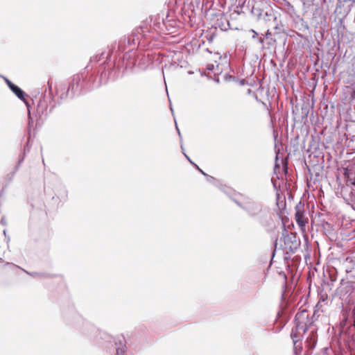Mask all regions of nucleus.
Wrapping results in <instances>:
<instances>
[{"label": "nucleus", "mask_w": 355, "mask_h": 355, "mask_svg": "<svg viewBox=\"0 0 355 355\" xmlns=\"http://www.w3.org/2000/svg\"><path fill=\"white\" fill-rule=\"evenodd\" d=\"M87 326H88V327L92 330V331H95L96 329L94 326L91 325V324H87Z\"/></svg>", "instance_id": "nucleus-35"}, {"label": "nucleus", "mask_w": 355, "mask_h": 355, "mask_svg": "<svg viewBox=\"0 0 355 355\" xmlns=\"http://www.w3.org/2000/svg\"><path fill=\"white\" fill-rule=\"evenodd\" d=\"M0 77L2 78L4 81L6 82L8 87L11 89L15 85L12 83L8 78H7L6 76H3L2 75H0Z\"/></svg>", "instance_id": "nucleus-21"}, {"label": "nucleus", "mask_w": 355, "mask_h": 355, "mask_svg": "<svg viewBox=\"0 0 355 355\" xmlns=\"http://www.w3.org/2000/svg\"><path fill=\"white\" fill-rule=\"evenodd\" d=\"M351 98L352 99L355 100V85H354V88L353 91L351 93Z\"/></svg>", "instance_id": "nucleus-32"}, {"label": "nucleus", "mask_w": 355, "mask_h": 355, "mask_svg": "<svg viewBox=\"0 0 355 355\" xmlns=\"http://www.w3.org/2000/svg\"><path fill=\"white\" fill-rule=\"evenodd\" d=\"M204 176H205V174H207L206 173H205L202 169H200L199 171Z\"/></svg>", "instance_id": "nucleus-38"}, {"label": "nucleus", "mask_w": 355, "mask_h": 355, "mask_svg": "<svg viewBox=\"0 0 355 355\" xmlns=\"http://www.w3.org/2000/svg\"><path fill=\"white\" fill-rule=\"evenodd\" d=\"M291 338L293 339V345H294L295 353L297 354L298 351L300 352H301L302 347L300 346L297 345V343L298 342V339H297V336H296L295 334L293 333V331H292V333L291 334Z\"/></svg>", "instance_id": "nucleus-18"}, {"label": "nucleus", "mask_w": 355, "mask_h": 355, "mask_svg": "<svg viewBox=\"0 0 355 355\" xmlns=\"http://www.w3.org/2000/svg\"><path fill=\"white\" fill-rule=\"evenodd\" d=\"M26 150H29V149H28V146H26V147L24 148V151L26 152Z\"/></svg>", "instance_id": "nucleus-39"}, {"label": "nucleus", "mask_w": 355, "mask_h": 355, "mask_svg": "<svg viewBox=\"0 0 355 355\" xmlns=\"http://www.w3.org/2000/svg\"><path fill=\"white\" fill-rule=\"evenodd\" d=\"M296 212L295 214V218L297 223L300 227H303L305 225L306 221L304 220L303 212L300 210L299 205L296 206Z\"/></svg>", "instance_id": "nucleus-14"}, {"label": "nucleus", "mask_w": 355, "mask_h": 355, "mask_svg": "<svg viewBox=\"0 0 355 355\" xmlns=\"http://www.w3.org/2000/svg\"><path fill=\"white\" fill-rule=\"evenodd\" d=\"M164 33H165V34H167V33H168V34H170V31L165 32Z\"/></svg>", "instance_id": "nucleus-42"}, {"label": "nucleus", "mask_w": 355, "mask_h": 355, "mask_svg": "<svg viewBox=\"0 0 355 355\" xmlns=\"http://www.w3.org/2000/svg\"><path fill=\"white\" fill-rule=\"evenodd\" d=\"M352 317L353 319L352 326L355 328V306H354L352 311Z\"/></svg>", "instance_id": "nucleus-26"}, {"label": "nucleus", "mask_w": 355, "mask_h": 355, "mask_svg": "<svg viewBox=\"0 0 355 355\" xmlns=\"http://www.w3.org/2000/svg\"><path fill=\"white\" fill-rule=\"evenodd\" d=\"M282 236L279 239L281 243L280 248L284 250L287 254H293L295 253L297 250L300 246V240L297 238L296 234L288 232L285 224L282 223Z\"/></svg>", "instance_id": "nucleus-4"}, {"label": "nucleus", "mask_w": 355, "mask_h": 355, "mask_svg": "<svg viewBox=\"0 0 355 355\" xmlns=\"http://www.w3.org/2000/svg\"><path fill=\"white\" fill-rule=\"evenodd\" d=\"M277 241L278 240L277 239H275V242H274V246H275V250L273 251V253H272V256L275 255V252L276 251V248H277Z\"/></svg>", "instance_id": "nucleus-31"}, {"label": "nucleus", "mask_w": 355, "mask_h": 355, "mask_svg": "<svg viewBox=\"0 0 355 355\" xmlns=\"http://www.w3.org/2000/svg\"><path fill=\"white\" fill-rule=\"evenodd\" d=\"M25 272L27 274L30 275L31 276H32L33 277H35V278H39V279L51 278V277H53V275H51V274H49V273L36 272H28L27 271H25Z\"/></svg>", "instance_id": "nucleus-17"}, {"label": "nucleus", "mask_w": 355, "mask_h": 355, "mask_svg": "<svg viewBox=\"0 0 355 355\" xmlns=\"http://www.w3.org/2000/svg\"><path fill=\"white\" fill-rule=\"evenodd\" d=\"M188 160L189 161V162H190L191 164H194V163L191 160V159H190V158H189Z\"/></svg>", "instance_id": "nucleus-40"}, {"label": "nucleus", "mask_w": 355, "mask_h": 355, "mask_svg": "<svg viewBox=\"0 0 355 355\" xmlns=\"http://www.w3.org/2000/svg\"><path fill=\"white\" fill-rule=\"evenodd\" d=\"M150 31L148 28V24L147 23H144L139 27L136 28L132 33L131 37L128 39V44H131L132 42L134 44L137 43L139 45L143 43L141 41L143 39L146 40L148 37L154 38V36H150Z\"/></svg>", "instance_id": "nucleus-5"}, {"label": "nucleus", "mask_w": 355, "mask_h": 355, "mask_svg": "<svg viewBox=\"0 0 355 355\" xmlns=\"http://www.w3.org/2000/svg\"><path fill=\"white\" fill-rule=\"evenodd\" d=\"M55 196L53 199H57L61 202H64L67 200L68 191L66 187L61 182H58L54 187Z\"/></svg>", "instance_id": "nucleus-8"}, {"label": "nucleus", "mask_w": 355, "mask_h": 355, "mask_svg": "<svg viewBox=\"0 0 355 355\" xmlns=\"http://www.w3.org/2000/svg\"><path fill=\"white\" fill-rule=\"evenodd\" d=\"M105 53L103 57H101V60L103 62L101 64H105L106 66V72L107 73L113 69L119 70V76H120L121 72H123L124 70H131L133 69L136 64V55L137 52L134 51V49H130L127 52H125L122 57V65L121 66L119 64L116 66V63L112 62H107L108 57L110 56V51H103ZM119 76H118L119 78Z\"/></svg>", "instance_id": "nucleus-3"}, {"label": "nucleus", "mask_w": 355, "mask_h": 355, "mask_svg": "<svg viewBox=\"0 0 355 355\" xmlns=\"http://www.w3.org/2000/svg\"><path fill=\"white\" fill-rule=\"evenodd\" d=\"M205 177L206 178V180L207 182L214 184L216 187H218V181L216 180L214 177L208 175V174H205Z\"/></svg>", "instance_id": "nucleus-19"}, {"label": "nucleus", "mask_w": 355, "mask_h": 355, "mask_svg": "<svg viewBox=\"0 0 355 355\" xmlns=\"http://www.w3.org/2000/svg\"><path fill=\"white\" fill-rule=\"evenodd\" d=\"M110 341L113 340L116 345V355H124L126 352V343L123 336H119L115 338L110 336Z\"/></svg>", "instance_id": "nucleus-10"}, {"label": "nucleus", "mask_w": 355, "mask_h": 355, "mask_svg": "<svg viewBox=\"0 0 355 355\" xmlns=\"http://www.w3.org/2000/svg\"><path fill=\"white\" fill-rule=\"evenodd\" d=\"M272 34H271L270 31L269 30H268L263 37L268 38Z\"/></svg>", "instance_id": "nucleus-33"}, {"label": "nucleus", "mask_w": 355, "mask_h": 355, "mask_svg": "<svg viewBox=\"0 0 355 355\" xmlns=\"http://www.w3.org/2000/svg\"><path fill=\"white\" fill-rule=\"evenodd\" d=\"M257 40L259 44L263 45L264 42V37H259L257 39Z\"/></svg>", "instance_id": "nucleus-28"}, {"label": "nucleus", "mask_w": 355, "mask_h": 355, "mask_svg": "<svg viewBox=\"0 0 355 355\" xmlns=\"http://www.w3.org/2000/svg\"><path fill=\"white\" fill-rule=\"evenodd\" d=\"M216 25L222 31H227L230 28V23L223 15H221L220 18L217 19Z\"/></svg>", "instance_id": "nucleus-15"}, {"label": "nucleus", "mask_w": 355, "mask_h": 355, "mask_svg": "<svg viewBox=\"0 0 355 355\" xmlns=\"http://www.w3.org/2000/svg\"><path fill=\"white\" fill-rule=\"evenodd\" d=\"M0 77L2 78L4 81L6 82L8 87L11 89L15 85L12 83L8 78H7L6 76H3L2 75H0Z\"/></svg>", "instance_id": "nucleus-20"}, {"label": "nucleus", "mask_w": 355, "mask_h": 355, "mask_svg": "<svg viewBox=\"0 0 355 355\" xmlns=\"http://www.w3.org/2000/svg\"><path fill=\"white\" fill-rule=\"evenodd\" d=\"M295 330L298 333L305 334L309 329V324H311L309 321V314L307 311L303 310L302 311L297 313L295 317Z\"/></svg>", "instance_id": "nucleus-7"}, {"label": "nucleus", "mask_w": 355, "mask_h": 355, "mask_svg": "<svg viewBox=\"0 0 355 355\" xmlns=\"http://www.w3.org/2000/svg\"><path fill=\"white\" fill-rule=\"evenodd\" d=\"M352 290V282L348 281L343 282V280H342L341 286L340 287V292L341 294L346 295L347 293H351Z\"/></svg>", "instance_id": "nucleus-16"}, {"label": "nucleus", "mask_w": 355, "mask_h": 355, "mask_svg": "<svg viewBox=\"0 0 355 355\" xmlns=\"http://www.w3.org/2000/svg\"><path fill=\"white\" fill-rule=\"evenodd\" d=\"M318 335L315 331H311L309 336L306 338L305 343L306 347L309 350L315 348L317 344Z\"/></svg>", "instance_id": "nucleus-12"}, {"label": "nucleus", "mask_w": 355, "mask_h": 355, "mask_svg": "<svg viewBox=\"0 0 355 355\" xmlns=\"http://www.w3.org/2000/svg\"><path fill=\"white\" fill-rule=\"evenodd\" d=\"M6 230H3V234H4V235H6Z\"/></svg>", "instance_id": "nucleus-43"}, {"label": "nucleus", "mask_w": 355, "mask_h": 355, "mask_svg": "<svg viewBox=\"0 0 355 355\" xmlns=\"http://www.w3.org/2000/svg\"><path fill=\"white\" fill-rule=\"evenodd\" d=\"M233 202L243 210L246 214L254 218L267 232H273L275 224L270 209L251 197L242 194L233 196Z\"/></svg>", "instance_id": "nucleus-2"}, {"label": "nucleus", "mask_w": 355, "mask_h": 355, "mask_svg": "<svg viewBox=\"0 0 355 355\" xmlns=\"http://www.w3.org/2000/svg\"><path fill=\"white\" fill-rule=\"evenodd\" d=\"M193 166H195V167H196L198 171H200V168H199V166H198L197 164H196L195 163H194V164H193Z\"/></svg>", "instance_id": "nucleus-37"}, {"label": "nucleus", "mask_w": 355, "mask_h": 355, "mask_svg": "<svg viewBox=\"0 0 355 355\" xmlns=\"http://www.w3.org/2000/svg\"><path fill=\"white\" fill-rule=\"evenodd\" d=\"M277 167H279L278 164L276 163L275 164V168H276Z\"/></svg>", "instance_id": "nucleus-41"}, {"label": "nucleus", "mask_w": 355, "mask_h": 355, "mask_svg": "<svg viewBox=\"0 0 355 355\" xmlns=\"http://www.w3.org/2000/svg\"><path fill=\"white\" fill-rule=\"evenodd\" d=\"M165 21L167 22L168 28H169V31L173 28H175V21H171L168 20L167 19H165Z\"/></svg>", "instance_id": "nucleus-23"}, {"label": "nucleus", "mask_w": 355, "mask_h": 355, "mask_svg": "<svg viewBox=\"0 0 355 355\" xmlns=\"http://www.w3.org/2000/svg\"><path fill=\"white\" fill-rule=\"evenodd\" d=\"M0 77L2 78L4 81L6 82L8 87L11 89L15 85L12 83L8 78H7L6 76H3L2 75H0Z\"/></svg>", "instance_id": "nucleus-22"}, {"label": "nucleus", "mask_w": 355, "mask_h": 355, "mask_svg": "<svg viewBox=\"0 0 355 355\" xmlns=\"http://www.w3.org/2000/svg\"><path fill=\"white\" fill-rule=\"evenodd\" d=\"M176 130H177V131H178V135H179L180 139V142H181V144H182V135H181L180 131V130H179V128H178V125H176Z\"/></svg>", "instance_id": "nucleus-30"}, {"label": "nucleus", "mask_w": 355, "mask_h": 355, "mask_svg": "<svg viewBox=\"0 0 355 355\" xmlns=\"http://www.w3.org/2000/svg\"><path fill=\"white\" fill-rule=\"evenodd\" d=\"M53 107H54V105H51L50 107V108L49 109L47 100L44 96L42 98H40L39 102L37 103L36 112H37V114L41 118L42 116H46L49 114H50L52 112V110Z\"/></svg>", "instance_id": "nucleus-9"}, {"label": "nucleus", "mask_w": 355, "mask_h": 355, "mask_svg": "<svg viewBox=\"0 0 355 355\" xmlns=\"http://www.w3.org/2000/svg\"><path fill=\"white\" fill-rule=\"evenodd\" d=\"M219 188V189L225 193L229 198L233 201L234 197L236 196H241V193H236L232 188L227 187L226 185L218 184V186L217 187Z\"/></svg>", "instance_id": "nucleus-13"}, {"label": "nucleus", "mask_w": 355, "mask_h": 355, "mask_svg": "<svg viewBox=\"0 0 355 355\" xmlns=\"http://www.w3.org/2000/svg\"><path fill=\"white\" fill-rule=\"evenodd\" d=\"M1 225H4V226H6L7 225L6 220L4 216L1 218Z\"/></svg>", "instance_id": "nucleus-29"}, {"label": "nucleus", "mask_w": 355, "mask_h": 355, "mask_svg": "<svg viewBox=\"0 0 355 355\" xmlns=\"http://www.w3.org/2000/svg\"><path fill=\"white\" fill-rule=\"evenodd\" d=\"M180 147H181V149L182 150V151H184V147H183V145H182V144H181ZM183 154H184V155L185 156V157H186L187 159H189V156H188V155H187L184 152H183Z\"/></svg>", "instance_id": "nucleus-34"}, {"label": "nucleus", "mask_w": 355, "mask_h": 355, "mask_svg": "<svg viewBox=\"0 0 355 355\" xmlns=\"http://www.w3.org/2000/svg\"><path fill=\"white\" fill-rule=\"evenodd\" d=\"M148 28L150 33L153 31L159 34L169 31L167 22L165 21L163 16H160L159 15L150 17V24L148 25Z\"/></svg>", "instance_id": "nucleus-6"}, {"label": "nucleus", "mask_w": 355, "mask_h": 355, "mask_svg": "<svg viewBox=\"0 0 355 355\" xmlns=\"http://www.w3.org/2000/svg\"><path fill=\"white\" fill-rule=\"evenodd\" d=\"M24 156H23L21 158H20V159H19V161H18V162H17V166H15V171H14V173H15V172L19 169V166H20L21 164L24 162Z\"/></svg>", "instance_id": "nucleus-24"}, {"label": "nucleus", "mask_w": 355, "mask_h": 355, "mask_svg": "<svg viewBox=\"0 0 355 355\" xmlns=\"http://www.w3.org/2000/svg\"><path fill=\"white\" fill-rule=\"evenodd\" d=\"M48 87H49V91H51V88H52V85L50 83L49 81H48Z\"/></svg>", "instance_id": "nucleus-36"}, {"label": "nucleus", "mask_w": 355, "mask_h": 355, "mask_svg": "<svg viewBox=\"0 0 355 355\" xmlns=\"http://www.w3.org/2000/svg\"><path fill=\"white\" fill-rule=\"evenodd\" d=\"M250 32H252L253 33L252 37V39L254 40H257L259 37H258V33L257 31H255L254 30L252 29L250 30Z\"/></svg>", "instance_id": "nucleus-27"}, {"label": "nucleus", "mask_w": 355, "mask_h": 355, "mask_svg": "<svg viewBox=\"0 0 355 355\" xmlns=\"http://www.w3.org/2000/svg\"><path fill=\"white\" fill-rule=\"evenodd\" d=\"M10 90L17 96L18 98L23 101L26 103V105L28 107V119H29V123H30L31 121H32V119L31 116V112L29 110V103L26 100V97L27 96V94L20 87H19L16 85Z\"/></svg>", "instance_id": "nucleus-11"}, {"label": "nucleus", "mask_w": 355, "mask_h": 355, "mask_svg": "<svg viewBox=\"0 0 355 355\" xmlns=\"http://www.w3.org/2000/svg\"><path fill=\"white\" fill-rule=\"evenodd\" d=\"M105 54V53L101 52L92 57L90 64L87 65L83 72L74 75L68 85L62 84L57 89V94L60 101L71 99L82 93L98 88L109 80L114 81L118 78L119 70L113 69L107 73L105 64H100L98 67H94L93 64L101 61V57Z\"/></svg>", "instance_id": "nucleus-1"}, {"label": "nucleus", "mask_w": 355, "mask_h": 355, "mask_svg": "<svg viewBox=\"0 0 355 355\" xmlns=\"http://www.w3.org/2000/svg\"><path fill=\"white\" fill-rule=\"evenodd\" d=\"M125 39L124 40H123V41H122V40H121V41L119 42V49L120 51H124V49H123V46H125Z\"/></svg>", "instance_id": "nucleus-25"}]
</instances>
